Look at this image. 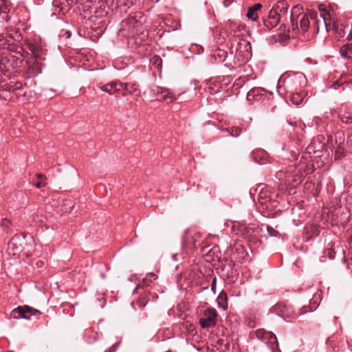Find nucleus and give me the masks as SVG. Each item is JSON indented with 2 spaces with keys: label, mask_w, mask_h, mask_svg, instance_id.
<instances>
[{
  "label": "nucleus",
  "mask_w": 352,
  "mask_h": 352,
  "mask_svg": "<svg viewBox=\"0 0 352 352\" xmlns=\"http://www.w3.org/2000/svg\"><path fill=\"white\" fill-rule=\"evenodd\" d=\"M277 91L279 94V95L283 96H285V94H287L286 91H284V89H283V82H282V84L280 81L278 82V86H277Z\"/></svg>",
  "instance_id": "obj_48"
},
{
  "label": "nucleus",
  "mask_w": 352,
  "mask_h": 352,
  "mask_svg": "<svg viewBox=\"0 0 352 352\" xmlns=\"http://www.w3.org/2000/svg\"><path fill=\"white\" fill-rule=\"evenodd\" d=\"M301 10L302 7L296 6L289 12L291 26L296 35L299 34L305 35L309 29L313 34H317L320 25H323L327 29L325 19L322 17V14H320V19H318L317 13L310 14L309 16Z\"/></svg>",
  "instance_id": "obj_2"
},
{
  "label": "nucleus",
  "mask_w": 352,
  "mask_h": 352,
  "mask_svg": "<svg viewBox=\"0 0 352 352\" xmlns=\"http://www.w3.org/2000/svg\"><path fill=\"white\" fill-rule=\"evenodd\" d=\"M271 311L283 318H290L296 316L293 306L284 302L276 303L272 307Z\"/></svg>",
  "instance_id": "obj_13"
},
{
  "label": "nucleus",
  "mask_w": 352,
  "mask_h": 352,
  "mask_svg": "<svg viewBox=\"0 0 352 352\" xmlns=\"http://www.w3.org/2000/svg\"><path fill=\"white\" fill-rule=\"evenodd\" d=\"M297 168L298 171L302 173L305 176L313 173L315 170V167L313 164L312 157L307 155V160H305L302 158L301 156Z\"/></svg>",
  "instance_id": "obj_19"
},
{
  "label": "nucleus",
  "mask_w": 352,
  "mask_h": 352,
  "mask_svg": "<svg viewBox=\"0 0 352 352\" xmlns=\"http://www.w3.org/2000/svg\"><path fill=\"white\" fill-rule=\"evenodd\" d=\"M63 35L65 36L66 38H69L72 36V32L69 30H67L65 32Z\"/></svg>",
  "instance_id": "obj_56"
},
{
  "label": "nucleus",
  "mask_w": 352,
  "mask_h": 352,
  "mask_svg": "<svg viewBox=\"0 0 352 352\" xmlns=\"http://www.w3.org/2000/svg\"><path fill=\"white\" fill-rule=\"evenodd\" d=\"M153 92L156 96V100L165 102L167 104L172 102L176 99L170 90L166 88L157 87L153 89Z\"/></svg>",
  "instance_id": "obj_17"
},
{
  "label": "nucleus",
  "mask_w": 352,
  "mask_h": 352,
  "mask_svg": "<svg viewBox=\"0 0 352 352\" xmlns=\"http://www.w3.org/2000/svg\"><path fill=\"white\" fill-rule=\"evenodd\" d=\"M262 8V5L260 3H255L252 6H250L248 9L246 16L248 19L253 21H256L258 18V11Z\"/></svg>",
  "instance_id": "obj_26"
},
{
  "label": "nucleus",
  "mask_w": 352,
  "mask_h": 352,
  "mask_svg": "<svg viewBox=\"0 0 352 352\" xmlns=\"http://www.w3.org/2000/svg\"><path fill=\"white\" fill-rule=\"evenodd\" d=\"M266 156L267 153L263 149L255 150L252 153V158L255 162L258 164L264 163Z\"/></svg>",
  "instance_id": "obj_30"
},
{
  "label": "nucleus",
  "mask_w": 352,
  "mask_h": 352,
  "mask_svg": "<svg viewBox=\"0 0 352 352\" xmlns=\"http://www.w3.org/2000/svg\"><path fill=\"white\" fill-rule=\"evenodd\" d=\"M265 90L262 88L255 87L250 89L247 94V100L258 101L262 99Z\"/></svg>",
  "instance_id": "obj_25"
},
{
  "label": "nucleus",
  "mask_w": 352,
  "mask_h": 352,
  "mask_svg": "<svg viewBox=\"0 0 352 352\" xmlns=\"http://www.w3.org/2000/svg\"><path fill=\"white\" fill-rule=\"evenodd\" d=\"M26 243L25 236L15 234L8 243L6 251L10 256H15L25 250Z\"/></svg>",
  "instance_id": "obj_12"
},
{
  "label": "nucleus",
  "mask_w": 352,
  "mask_h": 352,
  "mask_svg": "<svg viewBox=\"0 0 352 352\" xmlns=\"http://www.w3.org/2000/svg\"><path fill=\"white\" fill-rule=\"evenodd\" d=\"M7 34L8 36L12 40V41L8 40L10 43L21 44L20 42L23 38V36L18 29H11L8 32Z\"/></svg>",
  "instance_id": "obj_32"
},
{
  "label": "nucleus",
  "mask_w": 352,
  "mask_h": 352,
  "mask_svg": "<svg viewBox=\"0 0 352 352\" xmlns=\"http://www.w3.org/2000/svg\"><path fill=\"white\" fill-rule=\"evenodd\" d=\"M9 12L10 8L5 0H0V21H8L10 19Z\"/></svg>",
  "instance_id": "obj_27"
},
{
  "label": "nucleus",
  "mask_w": 352,
  "mask_h": 352,
  "mask_svg": "<svg viewBox=\"0 0 352 352\" xmlns=\"http://www.w3.org/2000/svg\"><path fill=\"white\" fill-rule=\"evenodd\" d=\"M149 276L151 280H156L157 278V275H155V274L151 273L149 274Z\"/></svg>",
  "instance_id": "obj_60"
},
{
  "label": "nucleus",
  "mask_w": 352,
  "mask_h": 352,
  "mask_svg": "<svg viewBox=\"0 0 352 352\" xmlns=\"http://www.w3.org/2000/svg\"><path fill=\"white\" fill-rule=\"evenodd\" d=\"M233 137H238L241 133V129L238 127H232L230 129H226Z\"/></svg>",
  "instance_id": "obj_44"
},
{
  "label": "nucleus",
  "mask_w": 352,
  "mask_h": 352,
  "mask_svg": "<svg viewBox=\"0 0 352 352\" xmlns=\"http://www.w3.org/2000/svg\"><path fill=\"white\" fill-rule=\"evenodd\" d=\"M107 29V21L105 20H94L90 19L89 23L83 30H79L78 34L80 36L89 38L93 41H96L104 32Z\"/></svg>",
  "instance_id": "obj_5"
},
{
  "label": "nucleus",
  "mask_w": 352,
  "mask_h": 352,
  "mask_svg": "<svg viewBox=\"0 0 352 352\" xmlns=\"http://www.w3.org/2000/svg\"><path fill=\"white\" fill-rule=\"evenodd\" d=\"M146 16L142 12L131 13L128 18L122 21V28H127L129 32L133 33L135 31L140 30V28L146 22Z\"/></svg>",
  "instance_id": "obj_6"
},
{
  "label": "nucleus",
  "mask_w": 352,
  "mask_h": 352,
  "mask_svg": "<svg viewBox=\"0 0 352 352\" xmlns=\"http://www.w3.org/2000/svg\"><path fill=\"white\" fill-rule=\"evenodd\" d=\"M346 144L347 147H349V149L352 150V133L347 136Z\"/></svg>",
  "instance_id": "obj_49"
},
{
  "label": "nucleus",
  "mask_w": 352,
  "mask_h": 352,
  "mask_svg": "<svg viewBox=\"0 0 352 352\" xmlns=\"http://www.w3.org/2000/svg\"><path fill=\"white\" fill-rule=\"evenodd\" d=\"M122 86V82L120 80H113L106 84L100 83L98 85L101 91L107 92L109 95L121 94Z\"/></svg>",
  "instance_id": "obj_16"
},
{
  "label": "nucleus",
  "mask_w": 352,
  "mask_h": 352,
  "mask_svg": "<svg viewBox=\"0 0 352 352\" xmlns=\"http://www.w3.org/2000/svg\"><path fill=\"white\" fill-rule=\"evenodd\" d=\"M305 176L302 173L298 171L291 177V179L289 180V183L293 184V186H297L302 183Z\"/></svg>",
  "instance_id": "obj_38"
},
{
  "label": "nucleus",
  "mask_w": 352,
  "mask_h": 352,
  "mask_svg": "<svg viewBox=\"0 0 352 352\" xmlns=\"http://www.w3.org/2000/svg\"><path fill=\"white\" fill-rule=\"evenodd\" d=\"M306 81L305 76L300 73L293 74L283 80V89L286 94L300 91L302 84Z\"/></svg>",
  "instance_id": "obj_7"
},
{
  "label": "nucleus",
  "mask_w": 352,
  "mask_h": 352,
  "mask_svg": "<svg viewBox=\"0 0 352 352\" xmlns=\"http://www.w3.org/2000/svg\"><path fill=\"white\" fill-rule=\"evenodd\" d=\"M41 314L42 313L39 310L29 305L18 306L10 313L11 317L14 319L23 318L26 320L38 319Z\"/></svg>",
  "instance_id": "obj_9"
},
{
  "label": "nucleus",
  "mask_w": 352,
  "mask_h": 352,
  "mask_svg": "<svg viewBox=\"0 0 352 352\" xmlns=\"http://www.w3.org/2000/svg\"><path fill=\"white\" fill-rule=\"evenodd\" d=\"M324 254L328 256L330 259H333L336 256V252L332 248H327L324 252Z\"/></svg>",
  "instance_id": "obj_45"
},
{
  "label": "nucleus",
  "mask_w": 352,
  "mask_h": 352,
  "mask_svg": "<svg viewBox=\"0 0 352 352\" xmlns=\"http://www.w3.org/2000/svg\"><path fill=\"white\" fill-rule=\"evenodd\" d=\"M186 329L190 333H193V331L195 330V328L194 325L192 324H186Z\"/></svg>",
  "instance_id": "obj_51"
},
{
  "label": "nucleus",
  "mask_w": 352,
  "mask_h": 352,
  "mask_svg": "<svg viewBox=\"0 0 352 352\" xmlns=\"http://www.w3.org/2000/svg\"><path fill=\"white\" fill-rule=\"evenodd\" d=\"M74 0H54L53 5L59 8V13L66 14L71 8Z\"/></svg>",
  "instance_id": "obj_24"
},
{
  "label": "nucleus",
  "mask_w": 352,
  "mask_h": 352,
  "mask_svg": "<svg viewBox=\"0 0 352 352\" xmlns=\"http://www.w3.org/2000/svg\"><path fill=\"white\" fill-rule=\"evenodd\" d=\"M94 13V16H91L90 19L94 20H102L101 18L105 16L107 14V12L105 11L104 9L100 8L99 10H98L96 8Z\"/></svg>",
  "instance_id": "obj_41"
},
{
  "label": "nucleus",
  "mask_w": 352,
  "mask_h": 352,
  "mask_svg": "<svg viewBox=\"0 0 352 352\" xmlns=\"http://www.w3.org/2000/svg\"><path fill=\"white\" fill-rule=\"evenodd\" d=\"M111 349H112V351H111V352H114L116 350V347L115 344L112 346V348L110 350L111 351Z\"/></svg>",
  "instance_id": "obj_63"
},
{
  "label": "nucleus",
  "mask_w": 352,
  "mask_h": 352,
  "mask_svg": "<svg viewBox=\"0 0 352 352\" xmlns=\"http://www.w3.org/2000/svg\"><path fill=\"white\" fill-rule=\"evenodd\" d=\"M217 273L223 279H233L237 276V270L234 268L233 261L224 257L219 261L216 267Z\"/></svg>",
  "instance_id": "obj_8"
},
{
  "label": "nucleus",
  "mask_w": 352,
  "mask_h": 352,
  "mask_svg": "<svg viewBox=\"0 0 352 352\" xmlns=\"http://www.w3.org/2000/svg\"><path fill=\"white\" fill-rule=\"evenodd\" d=\"M322 137H317L311 141L306 148V151L302 154V158L307 160V155L311 157L313 154L314 157H319L322 155L325 148V143L322 142Z\"/></svg>",
  "instance_id": "obj_11"
},
{
  "label": "nucleus",
  "mask_w": 352,
  "mask_h": 352,
  "mask_svg": "<svg viewBox=\"0 0 352 352\" xmlns=\"http://www.w3.org/2000/svg\"><path fill=\"white\" fill-rule=\"evenodd\" d=\"M290 101L295 105H300L303 100V96L300 91H294V93L287 94Z\"/></svg>",
  "instance_id": "obj_34"
},
{
  "label": "nucleus",
  "mask_w": 352,
  "mask_h": 352,
  "mask_svg": "<svg viewBox=\"0 0 352 352\" xmlns=\"http://www.w3.org/2000/svg\"><path fill=\"white\" fill-rule=\"evenodd\" d=\"M225 77H226V79L224 81H228V82H225V85H226L227 84H228L230 82V76H227Z\"/></svg>",
  "instance_id": "obj_61"
},
{
  "label": "nucleus",
  "mask_w": 352,
  "mask_h": 352,
  "mask_svg": "<svg viewBox=\"0 0 352 352\" xmlns=\"http://www.w3.org/2000/svg\"><path fill=\"white\" fill-rule=\"evenodd\" d=\"M279 30L280 32L278 34L279 37L282 40H287L289 38V29L288 26L285 23V21L280 22Z\"/></svg>",
  "instance_id": "obj_35"
},
{
  "label": "nucleus",
  "mask_w": 352,
  "mask_h": 352,
  "mask_svg": "<svg viewBox=\"0 0 352 352\" xmlns=\"http://www.w3.org/2000/svg\"><path fill=\"white\" fill-rule=\"evenodd\" d=\"M236 253H238L239 254H241L240 255V260L244 258V257L245 256L246 254L244 252V250L243 249V248H239L238 249H236Z\"/></svg>",
  "instance_id": "obj_50"
},
{
  "label": "nucleus",
  "mask_w": 352,
  "mask_h": 352,
  "mask_svg": "<svg viewBox=\"0 0 352 352\" xmlns=\"http://www.w3.org/2000/svg\"><path fill=\"white\" fill-rule=\"evenodd\" d=\"M228 296L226 292L222 291L220 292L217 297V302L219 306L223 309H226L228 308Z\"/></svg>",
  "instance_id": "obj_36"
},
{
  "label": "nucleus",
  "mask_w": 352,
  "mask_h": 352,
  "mask_svg": "<svg viewBox=\"0 0 352 352\" xmlns=\"http://www.w3.org/2000/svg\"><path fill=\"white\" fill-rule=\"evenodd\" d=\"M225 79V76H218L210 78L208 80L207 85L211 94H217L223 89V82H224Z\"/></svg>",
  "instance_id": "obj_18"
},
{
  "label": "nucleus",
  "mask_w": 352,
  "mask_h": 352,
  "mask_svg": "<svg viewBox=\"0 0 352 352\" xmlns=\"http://www.w3.org/2000/svg\"><path fill=\"white\" fill-rule=\"evenodd\" d=\"M104 1L107 4H109V3H111V6H113L114 1H116V3H118V0H104Z\"/></svg>",
  "instance_id": "obj_59"
},
{
  "label": "nucleus",
  "mask_w": 352,
  "mask_h": 352,
  "mask_svg": "<svg viewBox=\"0 0 352 352\" xmlns=\"http://www.w3.org/2000/svg\"><path fill=\"white\" fill-rule=\"evenodd\" d=\"M25 44L34 57L32 64L28 67V75L29 76H37L42 72L43 64L41 60L45 59L47 52L46 44L41 37L37 36H33L26 39Z\"/></svg>",
  "instance_id": "obj_3"
},
{
  "label": "nucleus",
  "mask_w": 352,
  "mask_h": 352,
  "mask_svg": "<svg viewBox=\"0 0 352 352\" xmlns=\"http://www.w3.org/2000/svg\"><path fill=\"white\" fill-rule=\"evenodd\" d=\"M252 57V46L249 41L241 39L237 41L235 50V58L239 64H244Z\"/></svg>",
  "instance_id": "obj_10"
},
{
  "label": "nucleus",
  "mask_w": 352,
  "mask_h": 352,
  "mask_svg": "<svg viewBox=\"0 0 352 352\" xmlns=\"http://www.w3.org/2000/svg\"><path fill=\"white\" fill-rule=\"evenodd\" d=\"M300 153L298 151H291L290 156L288 157L289 160L290 161H296L298 160Z\"/></svg>",
  "instance_id": "obj_46"
},
{
  "label": "nucleus",
  "mask_w": 352,
  "mask_h": 352,
  "mask_svg": "<svg viewBox=\"0 0 352 352\" xmlns=\"http://www.w3.org/2000/svg\"><path fill=\"white\" fill-rule=\"evenodd\" d=\"M216 283H217V278H216V277H214L211 283V290L214 292H215Z\"/></svg>",
  "instance_id": "obj_53"
},
{
  "label": "nucleus",
  "mask_w": 352,
  "mask_h": 352,
  "mask_svg": "<svg viewBox=\"0 0 352 352\" xmlns=\"http://www.w3.org/2000/svg\"><path fill=\"white\" fill-rule=\"evenodd\" d=\"M0 91L10 92V83L5 80H0Z\"/></svg>",
  "instance_id": "obj_43"
},
{
  "label": "nucleus",
  "mask_w": 352,
  "mask_h": 352,
  "mask_svg": "<svg viewBox=\"0 0 352 352\" xmlns=\"http://www.w3.org/2000/svg\"><path fill=\"white\" fill-rule=\"evenodd\" d=\"M217 312L214 308H208L204 311L203 316L199 318V322L203 329L214 327L217 324Z\"/></svg>",
  "instance_id": "obj_14"
},
{
  "label": "nucleus",
  "mask_w": 352,
  "mask_h": 352,
  "mask_svg": "<svg viewBox=\"0 0 352 352\" xmlns=\"http://www.w3.org/2000/svg\"><path fill=\"white\" fill-rule=\"evenodd\" d=\"M45 185V183H43L41 181H38L34 184V186L37 188H41V187L44 186Z\"/></svg>",
  "instance_id": "obj_55"
},
{
  "label": "nucleus",
  "mask_w": 352,
  "mask_h": 352,
  "mask_svg": "<svg viewBox=\"0 0 352 352\" xmlns=\"http://www.w3.org/2000/svg\"><path fill=\"white\" fill-rule=\"evenodd\" d=\"M320 232V230L318 226L311 225L305 228V232L302 235V239L305 242H309L318 236Z\"/></svg>",
  "instance_id": "obj_22"
},
{
  "label": "nucleus",
  "mask_w": 352,
  "mask_h": 352,
  "mask_svg": "<svg viewBox=\"0 0 352 352\" xmlns=\"http://www.w3.org/2000/svg\"><path fill=\"white\" fill-rule=\"evenodd\" d=\"M122 87L121 95L122 96H126L127 94L134 96L140 95L139 85L135 82H122Z\"/></svg>",
  "instance_id": "obj_21"
},
{
  "label": "nucleus",
  "mask_w": 352,
  "mask_h": 352,
  "mask_svg": "<svg viewBox=\"0 0 352 352\" xmlns=\"http://www.w3.org/2000/svg\"><path fill=\"white\" fill-rule=\"evenodd\" d=\"M75 3L80 4L84 12L89 11L90 9H92L94 6L93 0H75Z\"/></svg>",
  "instance_id": "obj_37"
},
{
  "label": "nucleus",
  "mask_w": 352,
  "mask_h": 352,
  "mask_svg": "<svg viewBox=\"0 0 352 352\" xmlns=\"http://www.w3.org/2000/svg\"><path fill=\"white\" fill-rule=\"evenodd\" d=\"M25 85H26V83H25L23 85L20 81H17L15 82H10V92H14L16 91L20 90V89H23V86H25Z\"/></svg>",
  "instance_id": "obj_42"
},
{
  "label": "nucleus",
  "mask_w": 352,
  "mask_h": 352,
  "mask_svg": "<svg viewBox=\"0 0 352 352\" xmlns=\"http://www.w3.org/2000/svg\"><path fill=\"white\" fill-rule=\"evenodd\" d=\"M288 4L285 1H278L272 6L266 17H263V23L265 28L272 30L280 22L287 21L288 18Z\"/></svg>",
  "instance_id": "obj_4"
},
{
  "label": "nucleus",
  "mask_w": 352,
  "mask_h": 352,
  "mask_svg": "<svg viewBox=\"0 0 352 352\" xmlns=\"http://www.w3.org/2000/svg\"><path fill=\"white\" fill-rule=\"evenodd\" d=\"M347 40H352V23L349 25V34L346 37Z\"/></svg>",
  "instance_id": "obj_54"
},
{
  "label": "nucleus",
  "mask_w": 352,
  "mask_h": 352,
  "mask_svg": "<svg viewBox=\"0 0 352 352\" xmlns=\"http://www.w3.org/2000/svg\"><path fill=\"white\" fill-rule=\"evenodd\" d=\"M212 56L214 58L215 63H223L226 60V58L228 56V52L225 50L217 48L213 52Z\"/></svg>",
  "instance_id": "obj_28"
},
{
  "label": "nucleus",
  "mask_w": 352,
  "mask_h": 352,
  "mask_svg": "<svg viewBox=\"0 0 352 352\" xmlns=\"http://www.w3.org/2000/svg\"><path fill=\"white\" fill-rule=\"evenodd\" d=\"M255 335L258 340L268 344L273 351H274L276 347L278 346L277 338L272 331H267L263 329H260L255 332Z\"/></svg>",
  "instance_id": "obj_15"
},
{
  "label": "nucleus",
  "mask_w": 352,
  "mask_h": 352,
  "mask_svg": "<svg viewBox=\"0 0 352 352\" xmlns=\"http://www.w3.org/2000/svg\"><path fill=\"white\" fill-rule=\"evenodd\" d=\"M339 120L341 122V126L344 128L345 125L351 126L352 128V109H342L338 113Z\"/></svg>",
  "instance_id": "obj_23"
},
{
  "label": "nucleus",
  "mask_w": 352,
  "mask_h": 352,
  "mask_svg": "<svg viewBox=\"0 0 352 352\" xmlns=\"http://www.w3.org/2000/svg\"><path fill=\"white\" fill-rule=\"evenodd\" d=\"M328 141L331 142V144L334 141L335 144L337 145H346L345 141V135L342 131H336L334 134V137L331 136V138H329Z\"/></svg>",
  "instance_id": "obj_29"
},
{
  "label": "nucleus",
  "mask_w": 352,
  "mask_h": 352,
  "mask_svg": "<svg viewBox=\"0 0 352 352\" xmlns=\"http://www.w3.org/2000/svg\"><path fill=\"white\" fill-rule=\"evenodd\" d=\"M150 63L158 70L162 68V59L160 56L154 55L150 58Z\"/></svg>",
  "instance_id": "obj_40"
},
{
  "label": "nucleus",
  "mask_w": 352,
  "mask_h": 352,
  "mask_svg": "<svg viewBox=\"0 0 352 352\" xmlns=\"http://www.w3.org/2000/svg\"><path fill=\"white\" fill-rule=\"evenodd\" d=\"M45 263L42 261H38L36 263L38 267H41L44 265Z\"/></svg>",
  "instance_id": "obj_58"
},
{
  "label": "nucleus",
  "mask_w": 352,
  "mask_h": 352,
  "mask_svg": "<svg viewBox=\"0 0 352 352\" xmlns=\"http://www.w3.org/2000/svg\"><path fill=\"white\" fill-rule=\"evenodd\" d=\"M287 122H288V124H290V125H292V126H294V123H293L292 122L289 121V120H288Z\"/></svg>",
  "instance_id": "obj_64"
},
{
  "label": "nucleus",
  "mask_w": 352,
  "mask_h": 352,
  "mask_svg": "<svg viewBox=\"0 0 352 352\" xmlns=\"http://www.w3.org/2000/svg\"><path fill=\"white\" fill-rule=\"evenodd\" d=\"M340 53L342 57L352 59V42L342 45L340 49Z\"/></svg>",
  "instance_id": "obj_33"
},
{
  "label": "nucleus",
  "mask_w": 352,
  "mask_h": 352,
  "mask_svg": "<svg viewBox=\"0 0 352 352\" xmlns=\"http://www.w3.org/2000/svg\"><path fill=\"white\" fill-rule=\"evenodd\" d=\"M223 349H222L224 351H229L230 349V342L228 340H226L223 344Z\"/></svg>",
  "instance_id": "obj_52"
},
{
  "label": "nucleus",
  "mask_w": 352,
  "mask_h": 352,
  "mask_svg": "<svg viewBox=\"0 0 352 352\" xmlns=\"http://www.w3.org/2000/svg\"><path fill=\"white\" fill-rule=\"evenodd\" d=\"M0 72L5 76L18 72L28 54L21 44L10 43L8 38L0 37Z\"/></svg>",
  "instance_id": "obj_1"
},
{
  "label": "nucleus",
  "mask_w": 352,
  "mask_h": 352,
  "mask_svg": "<svg viewBox=\"0 0 352 352\" xmlns=\"http://www.w3.org/2000/svg\"><path fill=\"white\" fill-rule=\"evenodd\" d=\"M226 340L224 339H219L218 341H217V344L219 345H220L221 347L223 346V344H224V342H225Z\"/></svg>",
  "instance_id": "obj_57"
},
{
  "label": "nucleus",
  "mask_w": 352,
  "mask_h": 352,
  "mask_svg": "<svg viewBox=\"0 0 352 352\" xmlns=\"http://www.w3.org/2000/svg\"><path fill=\"white\" fill-rule=\"evenodd\" d=\"M224 65H225L226 67L230 68V69H233V67L231 65V64H229V63H226L224 64Z\"/></svg>",
  "instance_id": "obj_62"
},
{
  "label": "nucleus",
  "mask_w": 352,
  "mask_h": 352,
  "mask_svg": "<svg viewBox=\"0 0 352 352\" xmlns=\"http://www.w3.org/2000/svg\"><path fill=\"white\" fill-rule=\"evenodd\" d=\"M148 300V293L146 291H144V293L140 295V297L137 300L136 303L140 307L142 308L146 305Z\"/></svg>",
  "instance_id": "obj_39"
},
{
  "label": "nucleus",
  "mask_w": 352,
  "mask_h": 352,
  "mask_svg": "<svg viewBox=\"0 0 352 352\" xmlns=\"http://www.w3.org/2000/svg\"><path fill=\"white\" fill-rule=\"evenodd\" d=\"M347 149H349L347 145H337V147L334 152V160H340L343 159L346 155Z\"/></svg>",
  "instance_id": "obj_31"
},
{
  "label": "nucleus",
  "mask_w": 352,
  "mask_h": 352,
  "mask_svg": "<svg viewBox=\"0 0 352 352\" xmlns=\"http://www.w3.org/2000/svg\"><path fill=\"white\" fill-rule=\"evenodd\" d=\"M332 27L335 33V37L338 41H340L344 38L349 30V24H344L339 21H333Z\"/></svg>",
  "instance_id": "obj_20"
},
{
  "label": "nucleus",
  "mask_w": 352,
  "mask_h": 352,
  "mask_svg": "<svg viewBox=\"0 0 352 352\" xmlns=\"http://www.w3.org/2000/svg\"><path fill=\"white\" fill-rule=\"evenodd\" d=\"M267 231L270 236L276 237L278 235V232L270 226H267Z\"/></svg>",
  "instance_id": "obj_47"
}]
</instances>
